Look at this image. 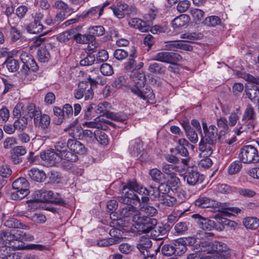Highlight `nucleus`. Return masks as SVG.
I'll return each mask as SVG.
<instances>
[{"label": "nucleus", "instance_id": "nucleus-43", "mask_svg": "<svg viewBox=\"0 0 259 259\" xmlns=\"http://www.w3.org/2000/svg\"><path fill=\"white\" fill-rule=\"evenodd\" d=\"M73 39L75 40L77 43L86 44L90 42H92L95 40V38L90 34L81 35L79 33H76L75 31H74Z\"/></svg>", "mask_w": 259, "mask_h": 259}, {"label": "nucleus", "instance_id": "nucleus-15", "mask_svg": "<svg viewBox=\"0 0 259 259\" xmlns=\"http://www.w3.org/2000/svg\"><path fill=\"white\" fill-rule=\"evenodd\" d=\"M44 15L41 13H36L34 17L33 21L29 23L26 26V30L29 33H42L43 30L46 28L41 23Z\"/></svg>", "mask_w": 259, "mask_h": 259}, {"label": "nucleus", "instance_id": "nucleus-25", "mask_svg": "<svg viewBox=\"0 0 259 259\" xmlns=\"http://www.w3.org/2000/svg\"><path fill=\"white\" fill-rule=\"evenodd\" d=\"M81 110V106L79 104H74V110H73L72 106L69 104H65L62 108L65 119L72 117L73 115L75 116L78 115Z\"/></svg>", "mask_w": 259, "mask_h": 259}, {"label": "nucleus", "instance_id": "nucleus-59", "mask_svg": "<svg viewBox=\"0 0 259 259\" xmlns=\"http://www.w3.org/2000/svg\"><path fill=\"white\" fill-rule=\"evenodd\" d=\"M2 82L4 85V89L2 93V95H5L7 93L11 92L14 87L12 80L8 77H1Z\"/></svg>", "mask_w": 259, "mask_h": 259}, {"label": "nucleus", "instance_id": "nucleus-27", "mask_svg": "<svg viewBox=\"0 0 259 259\" xmlns=\"http://www.w3.org/2000/svg\"><path fill=\"white\" fill-rule=\"evenodd\" d=\"M181 124L185 131L186 136L190 141L193 143H197L198 141V135L195 130L190 125L189 122L183 121Z\"/></svg>", "mask_w": 259, "mask_h": 259}, {"label": "nucleus", "instance_id": "nucleus-10", "mask_svg": "<svg viewBox=\"0 0 259 259\" xmlns=\"http://www.w3.org/2000/svg\"><path fill=\"white\" fill-rule=\"evenodd\" d=\"M195 205L200 207H223L230 211L237 214L240 212L241 209L238 207H225V204H222L214 200L210 199L207 197H203L196 200L195 202Z\"/></svg>", "mask_w": 259, "mask_h": 259}, {"label": "nucleus", "instance_id": "nucleus-29", "mask_svg": "<svg viewBox=\"0 0 259 259\" xmlns=\"http://www.w3.org/2000/svg\"><path fill=\"white\" fill-rule=\"evenodd\" d=\"M51 119L49 115L46 114H41L38 119L34 122L36 127L40 128L45 133H48L50 127Z\"/></svg>", "mask_w": 259, "mask_h": 259}, {"label": "nucleus", "instance_id": "nucleus-7", "mask_svg": "<svg viewBox=\"0 0 259 259\" xmlns=\"http://www.w3.org/2000/svg\"><path fill=\"white\" fill-rule=\"evenodd\" d=\"M239 158L244 163H257L259 161L258 150L252 145L244 146L240 150Z\"/></svg>", "mask_w": 259, "mask_h": 259}, {"label": "nucleus", "instance_id": "nucleus-47", "mask_svg": "<svg viewBox=\"0 0 259 259\" xmlns=\"http://www.w3.org/2000/svg\"><path fill=\"white\" fill-rule=\"evenodd\" d=\"M230 213L226 211H223L222 213H218L214 216L217 221L222 225H232L234 223L233 221H231L229 220L226 219L223 217V216H230Z\"/></svg>", "mask_w": 259, "mask_h": 259}, {"label": "nucleus", "instance_id": "nucleus-14", "mask_svg": "<svg viewBox=\"0 0 259 259\" xmlns=\"http://www.w3.org/2000/svg\"><path fill=\"white\" fill-rule=\"evenodd\" d=\"M216 191L218 193L229 194L235 193L239 194H255L253 191L247 189L237 188L226 184H219L217 185Z\"/></svg>", "mask_w": 259, "mask_h": 259}, {"label": "nucleus", "instance_id": "nucleus-62", "mask_svg": "<svg viewBox=\"0 0 259 259\" xmlns=\"http://www.w3.org/2000/svg\"><path fill=\"white\" fill-rule=\"evenodd\" d=\"M149 174L153 181L158 183H160L164 175V174L156 168L150 169Z\"/></svg>", "mask_w": 259, "mask_h": 259}, {"label": "nucleus", "instance_id": "nucleus-11", "mask_svg": "<svg viewBox=\"0 0 259 259\" xmlns=\"http://www.w3.org/2000/svg\"><path fill=\"white\" fill-rule=\"evenodd\" d=\"M134 222L137 223L138 228L143 233H148L152 230L157 224V221L154 218L144 217H136L134 218Z\"/></svg>", "mask_w": 259, "mask_h": 259}, {"label": "nucleus", "instance_id": "nucleus-1", "mask_svg": "<svg viewBox=\"0 0 259 259\" xmlns=\"http://www.w3.org/2000/svg\"><path fill=\"white\" fill-rule=\"evenodd\" d=\"M135 84L130 87L131 92L144 100H153L155 99V94L153 90L148 85L145 86L146 76L143 72L139 70L131 73L130 77Z\"/></svg>", "mask_w": 259, "mask_h": 259}, {"label": "nucleus", "instance_id": "nucleus-38", "mask_svg": "<svg viewBox=\"0 0 259 259\" xmlns=\"http://www.w3.org/2000/svg\"><path fill=\"white\" fill-rule=\"evenodd\" d=\"M143 66V63L140 62L138 65L135 59L129 58L127 61L124 63V69L126 71H132V73L140 70Z\"/></svg>", "mask_w": 259, "mask_h": 259}, {"label": "nucleus", "instance_id": "nucleus-36", "mask_svg": "<svg viewBox=\"0 0 259 259\" xmlns=\"http://www.w3.org/2000/svg\"><path fill=\"white\" fill-rule=\"evenodd\" d=\"M217 126L219 130L218 138L221 139L222 136H224L229 131V124L227 119L225 117H221L217 119Z\"/></svg>", "mask_w": 259, "mask_h": 259}, {"label": "nucleus", "instance_id": "nucleus-24", "mask_svg": "<svg viewBox=\"0 0 259 259\" xmlns=\"http://www.w3.org/2000/svg\"><path fill=\"white\" fill-rule=\"evenodd\" d=\"M128 24L132 28L137 29L142 32H148L149 30L150 26V23L138 18L131 19Z\"/></svg>", "mask_w": 259, "mask_h": 259}, {"label": "nucleus", "instance_id": "nucleus-41", "mask_svg": "<svg viewBox=\"0 0 259 259\" xmlns=\"http://www.w3.org/2000/svg\"><path fill=\"white\" fill-rule=\"evenodd\" d=\"M27 112L28 115L31 119H33L34 122L35 120L38 119L41 112L39 108H37L34 103H29L27 106Z\"/></svg>", "mask_w": 259, "mask_h": 259}, {"label": "nucleus", "instance_id": "nucleus-26", "mask_svg": "<svg viewBox=\"0 0 259 259\" xmlns=\"http://www.w3.org/2000/svg\"><path fill=\"white\" fill-rule=\"evenodd\" d=\"M192 218L197 221L199 227L203 230H211L214 227V223L213 221L207 220L199 214H194Z\"/></svg>", "mask_w": 259, "mask_h": 259}, {"label": "nucleus", "instance_id": "nucleus-2", "mask_svg": "<svg viewBox=\"0 0 259 259\" xmlns=\"http://www.w3.org/2000/svg\"><path fill=\"white\" fill-rule=\"evenodd\" d=\"M256 114L251 104H248L243 113L241 119L234 128L235 134L239 136L243 132H252L255 124Z\"/></svg>", "mask_w": 259, "mask_h": 259}, {"label": "nucleus", "instance_id": "nucleus-49", "mask_svg": "<svg viewBox=\"0 0 259 259\" xmlns=\"http://www.w3.org/2000/svg\"><path fill=\"white\" fill-rule=\"evenodd\" d=\"M22 36V33L18 28L14 26H10L9 29V37L12 42H16L19 40Z\"/></svg>", "mask_w": 259, "mask_h": 259}, {"label": "nucleus", "instance_id": "nucleus-23", "mask_svg": "<svg viewBox=\"0 0 259 259\" xmlns=\"http://www.w3.org/2000/svg\"><path fill=\"white\" fill-rule=\"evenodd\" d=\"M215 147V144L200 139L198 144V149L200 156L209 157L213 153Z\"/></svg>", "mask_w": 259, "mask_h": 259}, {"label": "nucleus", "instance_id": "nucleus-20", "mask_svg": "<svg viewBox=\"0 0 259 259\" xmlns=\"http://www.w3.org/2000/svg\"><path fill=\"white\" fill-rule=\"evenodd\" d=\"M67 147L71 151L74 152L77 155H83L87 152V149L84 145L75 139V138L67 140Z\"/></svg>", "mask_w": 259, "mask_h": 259}, {"label": "nucleus", "instance_id": "nucleus-12", "mask_svg": "<svg viewBox=\"0 0 259 259\" xmlns=\"http://www.w3.org/2000/svg\"><path fill=\"white\" fill-rule=\"evenodd\" d=\"M184 179L189 185H195L201 183L204 180V176L198 171L196 166H189L184 174Z\"/></svg>", "mask_w": 259, "mask_h": 259}, {"label": "nucleus", "instance_id": "nucleus-34", "mask_svg": "<svg viewBox=\"0 0 259 259\" xmlns=\"http://www.w3.org/2000/svg\"><path fill=\"white\" fill-rule=\"evenodd\" d=\"M51 47L50 46L40 47L37 51V57L40 62H48L50 58L51 55L50 51Z\"/></svg>", "mask_w": 259, "mask_h": 259}, {"label": "nucleus", "instance_id": "nucleus-61", "mask_svg": "<svg viewBox=\"0 0 259 259\" xmlns=\"http://www.w3.org/2000/svg\"><path fill=\"white\" fill-rule=\"evenodd\" d=\"M140 213L146 214L150 217H153L157 213V209L147 204H144L143 205H141Z\"/></svg>", "mask_w": 259, "mask_h": 259}, {"label": "nucleus", "instance_id": "nucleus-54", "mask_svg": "<svg viewBox=\"0 0 259 259\" xmlns=\"http://www.w3.org/2000/svg\"><path fill=\"white\" fill-rule=\"evenodd\" d=\"M242 167V162L240 160H235L229 165L228 172L230 175H235L240 171Z\"/></svg>", "mask_w": 259, "mask_h": 259}, {"label": "nucleus", "instance_id": "nucleus-32", "mask_svg": "<svg viewBox=\"0 0 259 259\" xmlns=\"http://www.w3.org/2000/svg\"><path fill=\"white\" fill-rule=\"evenodd\" d=\"M96 113L99 114L100 116L111 117L112 112H110L111 105L108 102H103L99 103L96 106Z\"/></svg>", "mask_w": 259, "mask_h": 259}, {"label": "nucleus", "instance_id": "nucleus-52", "mask_svg": "<svg viewBox=\"0 0 259 259\" xmlns=\"http://www.w3.org/2000/svg\"><path fill=\"white\" fill-rule=\"evenodd\" d=\"M238 75L248 83H251L254 85H259V77H254L249 73L241 71L238 73Z\"/></svg>", "mask_w": 259, "mask_h": 259}, {"label": "nucleus", "instance_id": "nucleus-6", "mask_svg": "<svg viewBox=\"0 0 259 259\" xmlns=\"http://www.w3.org/2000/svg\"><path fill=\"white\" fill-rule=\"evenodd\" d=\"M123 184L121 182L113 184V185L119 188V194H129V191L139 194H148L149 193V187L146 188L140 185L136 180H128L125 185H123Z\"/></svg>", "mask_w": 259, "mask_h": 259}, {"label": "nucleus", "instance_id": "nucleus-5", "mask_svg": "<svg viewBox=\"0 0 259 259\" xmlns=\"http://www.w3.org/2000/svg\"><path fill=\"white\" fill-rule=\"evenodd\" d=\"M182 58L181 56L177 53L160 52L155 54L153 59L159 62L171 64V65L168 67V71L174 73H178L180 70L177 63Z\"/></svg>", "mask_w": 259, "mask_h": 259}, {"label": "nucleus", "instance_id": "nucleus-16", "mask_svg": "<svg viewBox=\"0 0 259 259\" xmlns=\"http://www.w3.org/2000/svg\"><path fill=\"white\" fill-rule=\"evenodd\" d=\"M41 160L49 166H53L61 161V154L53 149L47 150L40 153Z\"/></svg>", "mask_w": 259, "mask_h": 259}, {"label": "nucleus", "instance_id": "nucleus-39", "mask_svg": "<svg viewBox=\"0 0 259 259\" xmlns=\"http://www.w3.org/2000/svg\"><path fill=\"white\" fill-rule=\"evenodd\" d=\"M4 65L10 72H16L20 67L19 61L12 57H8L5 60Z\"/></svg>", "mask_w": 259, "mask_h": 259}, {"label": "nucleus", "instance_id": "nucleus-37", "mask_svg": "<svg viewBox=\"0 0 259 259\" xmlns=\"http://www.w3.org/2000/svg\"><path fill=\"white\" fill-rule=\"evenodd\" d=\"M189 21L190 17L188 15L181 14L172 20L171 25L174 29L181 28L186 25Z\"/></svg>", "mask_w": 259, "mask_h": 259}, {"label": "nucleus", "instance_id": "nucleus-21", "mask_svg": "<svg viewBox=\"0 0 259 259\" xmlns=\"http://www.w3.org/2000/svg\"><path fill=\"white\" fill-rule=\"evenodd\" d=\"M194 146L189 143V142L184 138H181L178 140L177 145L175 148L177 153L183 157H188L189 156L188 149H194Z\"/></svg>", "mask_w": 259, "mask_h": 259}, {"label": "nucleus", "instance_id": "nucleus-58", "mask_svg": "<svg viewBox=\"0 0 259 259\" xmlns=\"http://www.w3.org/2000/svg\"><path fill=\"white\" fill-rule=\"evenodd\" d=\"M132 197L127 196V195H121L118 197V201L122 203L132 205V203L136 204V202H139V198L138 195H131Z\"/></svg>", "mask_w": 259, "mask_h": 259}, {"label": "nucleus", "instance_id": "nucleus-18", "mask_svg": "<svg viewBox=\"0 0 259 259\" xmlns=\"http://www.w3.org/2000/svg\"><path fill=\"white\" fill-rule=\"evenodd\" d=\"M44 196H45V195H44ZM49 202L60 205H65L66 204V202L61 198H51V200H48L45 197H43L42 198H34L33 199H30L27 201V202L29 203L28 205L29 207L35 209L40 207V203Z\"/></svg>", "mask_w": 259, "mask_h": 259}, {"label": "nucleus", "instance_id": "nucleus-51", "mask_svg": "<svg viewBox=\"0 0 259 259\" xmlns=\"http://www.w3.org/2000/svg\"><path fill=\"white\" fill-rule=\"evenodd\" d=\"M54 114L55 116L53 119L54 123L56 125L61 124L65 119L62 109L59 107L55 106L53 108Z\"/></svg>", "mask_w": 259, "mask_h": 259}, {"label": "nucleus", "instance_id": "nucleus-28", "mask_svg": "<svg viewBox=\"0 0 259 259\" xmlns=\"http://www.w3.org/2000/svg\"><path fill=\"white\" fill-rule=\"evenodd\" d=\"M126 8V3L123 1H119L116 5L110 6L109 9L112 10L115 17L119 19H121L125 17L124 12Z\"/></svg>", "mask_w": 259, "mask_h": 259}, {"label": "nucleus", "instance_id": "nucleus-55", "mask_svg": "<svg viewBox=\"0 0 259 259\" xmlns=\"http://www.w3.org/2000/svg\"><path fill=\"white\" fill-rule=\"evenodd\" d=\"M181 38L185 39L187 42L193 43L195 40L201 38V34L196 32H186L181 35Z\"/></svg>", "mask_w": 259, "mask_h": 259}, {"label": "nucleus", "instance_id": "nucleus-22", "mask_svg": "<svg viewBox=\"0 0 259 259\" xmlns=\"http://www.w3.org/2000/svg\"><path fill=\"white\" fill-rule=\"evenodd\" d=\"M29 183L24 178H20L16 180L12 184V187L14 190H16V193L20 192V194H29Z\"/></svg>", "mask_w": 259, "mask_h": 259}, {"label": "nucleus", "instance_id": "nucleus-53", "mask_svg": "<svg viewBox=\"0 0 259 259\" xmlns=\"http://www.w3.org/2000/svg\"><path fill=\"white\" fill-rule=\"evenodd\" d=\"M240 114L241 112L238 108L230 114L228 116V124L230 126L233 127L238 123Z\"/></svg>", "mask_w": 259, "mask_h": 259}, {"label": "nucleus", "instance_id": "nucleus-13", "mask_svg": "<svg viewBox=\"0 0 259 259\" xmlns=\"http://www.w3.org/2000/svg\"><path fill=\"white\" fill-rule=\"evenodd\" d=\"M73 137H78L79 139L84 140L88 143H92L96 141V130H83L81 126H76L73 129Z\"/></svg>", "mask_w": 259, "mask_h": 259}, {"label": "nucleus", "instance_id": "nucleus-4", "mask_svg": "<svg viewBox=\"0 0 259 259\" xmlns=\"http://www.w3.org/2000/svg\"><path fill=\"white\" fill-rule=\"evenodd\" d=\"M18 240V237L12 234L11 232L7 231H2L0 232V243L4 246H8L16 250H24L29 249H35L41 250L45 247L39 244H30L25 245L22 242L21 244L16 246L12 244L15 241Z\"/></svg>", "mask_w": 259, "mask_h": 259}, {"label": "nucleus", "instance_id": "nucleus-40", "mask_svg": "<svg viewBox=\"0 0 259 259\" xmlns=\"http://www.w3.org/2000/svg\"><path fill=\"white\" fill-rule=\"evenodd\" d=\"M180 246V249L183 254L187 251V245L191 246L196 242V238L194 237L181 238L177 239Z\"/></svg>", "mask_w": 259, "mask_h": 259}, {"label": "nucleus", "instance_id": "nucleus-63", "mask_svg": "<svg viewBox=\"0 0 259 259\" xmlns=\"http://www.w3.org/2000/svg\"><path fill=\"white\" fill-rule=\"evenodd\" d=\"M14 122L17 130H24L27 125V118L24 116L17 117Z\"/></svg>", "mask_w": 259, "mask_h": 259}, {"label": "nucleus", "instance_id": "nucleus-57", "mask_svg": "<svg viewBox=\"0 0 259 259\" xmlns=\"http://www.w3.org/2000/svg\"><path fill=\"white\" fill-rule=\"evenodd\" d=\"M222 20L221 18L217 16H210L206 17L203 21V23L207 26L211 27H215L221 23Z\"/></svg>", "mask_w": 259, "mask_h": 259}, {"label": "nucleus", "instance_id": "nucleus-45", "mask_svg": "<svg viewBox=\"0 0 259 259\" xmlns=\"http://www.w3.org/2000/svg\"><path fill=\"white\" fill-rule=\"evenodd\" d=\"M247 97L253 102L259 100V88L256 85H253L251 88L245 90Z\"/></svg>", "mask_w": 259, "mask_h": 259}, {"label": "nucleus", "instance_id": "nucleus-33", "mask_svg": "<svg viewBox=\"0 0 259 259\" xmlns=\"http://www.w3.org/2000/svg\"><path fill=\"white\" fill-rule=\"evenodd\" d=\"M27 175L32 180L37 182L44 181L47 177L43 170L35 168L28 170Z\"/></svg>", "mask_w": 259, "mask_h": 259}, {"label": "nucleus", "instance_id": "nucleus-42", "mask_svg": "<svg viewBox=\"0 0 259 259\" xmlns=\"http://www.w3.org/2000/svg\"><path fill=\"white\" fill-rule=\"evenodd\" d=\"M74 29H71L60 33L57 37V40L60 42L69 44L70 40L74 38Z\"/></svg>", "mask_w": 259, "mask_h": 259}, {"label": "nucleus", "instance_id": "nucleus-19", "mask_svg": "<svg viewBox=\"0 0 259 259\" xmlns=\"http://www.w3.org/2000/svg\"><path fill=\"white\" fill-rule=\"evenodd\" d=\"M60 154H61V160H64L62 163V166L67 169H70L72 167V163L78 160L77 155L71 151H60Z\"/></svg>", "mask_w": 259, "mask_h": 259}, {"label": "nucleus", "instance_id": "nucleus-3", "mask_svg": "<svg viewBox=\"0 0 259 259\" xmlns=\"http://www.w3.org/2000/svg\"><path fill=\"white\" fill-rule=\"evenodd\" d=\"M20 59L23 64L21 73L24 80L31 81L36 79L39 67L33 57L29 53L22 52L20 55Z\"/></svg>", "mask_w": 259, "mask_h": 259}, {"label": "nucleus", "instance_id": "nucleus-46", "mask_svg": "<svg viewBox=\"0 0 259 259\" xmlns=\"http://www.w3.org/2000/svg\"><path fill=\"white\" fill-rule=\"evenodd\" d=\"M148 70L152 73L163 74L165 73V67L161 63L154 62L150 64Z\"/></svg>", "mask_w": 259, "mask_h": 259}, {"label": "nucleus", "instance_id": "nucleus-9", "mask_svg": "<svg viewBox=\"0 0 259 259\" xmlns=\"http://www.w3.org/2000/svg\"><path fill=\"white\" fill-rule=\"evenodd\" d=\"M144 143L140 139H136L130 143L128 150L134 157H138L140 161H145L147 153L143 148Z\"/></svg>", "mask_w": 259, "mask_h": 259}, {"label": "nucleus", "instance_id": "nucleus-8", "mask_svg": "<svg viewBox=\"0 0 259 259\" xmlns=\"http://www.w3.org/2000/svg\"><path fill=\"white\" fill-rule=\"evenodd\" d=\"M73 95L77 100H80L84 97V100H90L93 98L94 92L90 84L87 83V81H82L74 90Z\"/></svg>", "mask_w": 259, "mask_h": 259}, {"label": "nucleus", "instance_id": "nucleus-17", "mask_svg": "<svg viewBox=\"0 0 259 259\" xmlns=\"http://www.w3.org/2000/svg\"><path fill=\"white\" fill-rule=\"evenodd\" d=\"M178 240H175L169 244H165L161 248V252L163 255L170 256L172 255L181 256L183 254L182 250Z\"/></svg>", "mask_w": 259, "mask_h": 259}, {"label": "nucleus", "instance_id": "nucleus-35", "mask_svg": "<svg viewBox=\"0 0 259 259\" xmlns=\"http://www.w3.org/2000/svg\"><path fill=\"white\" fill-rule=\"evenodd\" d=\"M130 78L127 75H121L115 78L113 81L111 85L116 89L127 88L131 87L129 84Z\"/></svg>", "mask_w": 259, "mask_h": 259}, {"label": "nucleus", "instance_id": "nucleus-50", "mask_svg": "<svg viewBox=\"0 0 259 259\" xmlns=\"http://www.w3.org/2000/svg\"><path fill=\"white\" fill-rule=\"evenodd\" d=\"M96 141L102 145H107L109 142V139L107 135L103 131L96 129Z\"/></svg>", "mask_w": 259, "mask_h": 259}, {"label": "nucleus", "instance_id": "nucleus-56", "mask_svg": "<svg viewBox=\"0 0 259 259\" xmlns=\"http://www.w3.org/2000/svg\"><path fill=\"white\" fill-rule=\"evenodd\" d=\"M98 7H93L87 11H83L82 14L79 16V18H85L89 17L91 19H99V17H98Z\"/></svg>", "mask_w": 259, "mask_h": 259}, {"label": "nucleus", "instance_id": "nucleus-64", "mask_svg": "<svg viewBox=\"0 0 259 259\" xmlns=\"http://www.w3.org/2000/svg\"><path fill=\"white\" fill-rule=\"evenodd\" d=\"M96 107V106L93 104L87 106L86 109L84 110V118L89 120L95 117L94 113L96 112L95 108Z\"/></svg>", "mask_w": 259, "mask_h": 259}, {"label": "nucleus", "instance_id": "nucleus-30", "mask_svg": "<svg viewBox=\"0 0 259 259\" xmlns=\"http://www.w3.org/2000/svg\"><path fill=\"white\" fill-rule=\"evenodd\" d=\"M218 128L214 125H210L209 130L204 133V135L203 136L202 133L201 139L204 140V141L209 142L212 143L216 144Z\"/></svg>", "mask_w": 259, "mask_h": 259}, {"label": "nucleus", "instance_id": "nucleus-44", "mask_svg": "<svg viewBox=\"0 0 259 259\" xmlns=\"http://www.w3.org/2000/svg\"><path fill=\"white\" fill-rule=\"evenodd\" d=\"M122 215L125 218L132 217V221L134 222V218L136 217H140L139 212L137 210L135 207L132 205H128L126 207L122 208L121 211Z\"/></svg>", "mask_w": 259, "mask_h": 259}, {"label": "nucleus", "instance_id": "nucleus-48", "mask_svg": "<svg viewBox=\"0 0 259 259\" xmlns=\"http://www.w3.org/2000/svg\"><path fill=\"white\" fill-rule=\"evenodd\" d=\"M243 223L247 229L255 230L259 227V220L256 218H246L244 220Z\"/></svg>", "mask_w": 259, "mask_h": 259}, {"label": "nucleus", "instance_id": "nucleus-31", "mask_svg": "<svg viewBox=\"0 0 259 259\" xmlns=\"http://www.w3.org/2000/svg\"><path fill=\"white\" fill-rule=\"evenodd\" d=\"M171 191L170 186L167 183H161L158 187L149 186L148 194H168Z\"/></svg>", "mask_w": 259, "mask_h": 259}, {"label": "nucleus", "instance_id": "nucleus-60", "mask_svg": "<svg viewBox=\"0 0 259 259\" xmlns=\"http://www.w3.org/2000/svg\"><path fill=\"white\" fill-rule=\"evenodd\" d=\"M180 179L176 176V174L168 177V184L171 188V191L173 193H177L178 187V184L180 183Z\"/></svg>", "mask_w": 259, "mask_h": 259}]
</instances>
